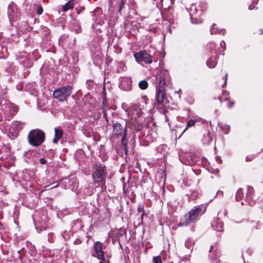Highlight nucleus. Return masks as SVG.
Here are the masks:
<instances>
[{
	"mask_svg": "<svg viewBox=\"0 0 263 263\" xmlns=\"http://www.w3.org/2000/svg\"><path fill=\"white\" fill-rule=\"evenodd\" d=\"M205 211L206 208L202 205L195 206L180 218L177 226L187 227L192 225V231H194V223L200 219V216L205 213Z\"/></svg>",
	"mask_w": 263,
	"mask_h": 263,
	"instance_id": "f257e3e1",
	"label": "nucleus"
},
{
	"mask_svg": "<svg viewBox=\"0 0 263 263\" xmlns=\"http://www.w3.org/2000/svg\"><path fill=\"white\" fill-rule=\"evenodd\" d=\"M170 77L167 71H161L159 78V84L156 86L155 101L158 104L164 105L168 103L165 97L164 86L169 84Z\"/></svg>",
	"mask_w": 263,
	"mask_h": 263,
	"instance_id": "f03ea898",
	"label": "nucleus"
},
{
	"mask_svg": "<svg viewBox=\"0 0 263 263\" xmlns=\"http://www.w3.org/2000/svg\"><path fill=\"white\" fill-rule=\"evenodd\" d=\"M107 171L106 166L100 163L96 164L93 167L92 176L95 183L98 185H104L105 183Z\"/></svg>",
	"mask_w": 263,
	"mask_h": 263,
	"instance_id": "7ed1b4c3",
	"label": "nucleus"
},
{
	"mask_svg": "<svg viewBox=\"0 0 263 263\" xmlns=\"http://www.w3.org/2000/svg\"><path fill=\"white\" fill-rule=\"evenodd\" d=\"M253 189L252 186H248V189L246 195L244 196L243 190L241 188L239 189L236 194L235 199L237 201H241V203L242 205L248 204L250 205H253L255 203L254 200L252 198V194Z\"/></svg>",
	"mask_w": 263,
	"mask_h": 263,
	"instance_id": "20e7f679",
	"label": "nucleus"
},
{
	"mask_svg": "<svg viewBox=\"0 0 263 263\" xmlns=\"http://www.w3.org/2000/svg\"><path fill=\"white\" fill-rule=\"evenodd\" d=\"M45 137V134L42 130L32 129L28 136V142L32 146H39L44 142Z\"/></svg>",
	"mask_w": 263,
	"mask_h": 263,
	"instance_id": "39448f33",
	"label": "nucleus"
},
{
	"mask_svg": "<svg viewBox=\"0 0 263 263\" xmlns=\"http://www.w3.org/2000/svg\"><path fill=\"white\" fill-rule=\"evenodd\" d=\"M72 88L70 85L61 87L53 91V97L60 101L65 100L70 96Z\"/></svg>",
	"mask_w": 263,
	"mask_h": 263,
	"instance_id": "423d86ee",
	"label": "nucleus"
},
{
	"mask_svg": "<svg viewBox=\"0 0 263 263\" xmlns=\"http://www.w3.org/2000/svg\"><path fill=\"white\" fill-rule=\"evenodd\" d=\"M7 14L11 22L18 20L21 16V13L16 5L13 2H11L8 6Z\"/></svg>",
	"mask_w": 263,
	"mask_h": 263,
	"instance_id": "0eeeda50",
	"label": "nucleus"
},
{
	"mask_svg": "<svg viewBox=\"0 0 263 263\" xmlns=\"http://www.w3.org/2000/svg\"><path fill=\"white\" fill-rule=\"evenodd\" d=\"M136 61L140 64H150L152 62L151 56L145 50L140 51L134 54Z\"/></svg>",
	"mask_w": 263,
	"mask_h": 263,
	"instance_id": "6e6552de",
	"label": "nucleus"
},
{
	"mask_svg": "<svg viewBox=\"0 0 263 263\" xmlns=\"http://www.w3.org/2000/svg\"><path fill=\"white\" fill-rule=\"evenodd\" d=\"M103 245L100 241H96L93 245V249L95 252L92 254V256L97 257L98 259H104L105 257V252L103 251Z\"/></svg>",
	"mask_w": 263,
	"mask_h": 263,
	"instance_id": "1a4fd4ad",
	"label": "nucleus"
},
{
	"mask_svg": "<svg viewBox=\"0 0 263 263\" xmlns=\"http://www.w3.org/2000/svg\"><path fill=\"white\" fill-rule=\"evenodd\" d=\"M3 111L6 115H14L18 111V107L14 104L6 101L2 106Z\"/></svg>",
	"mask_w": 263,
	"mask_h": 263,
	"instance_id": "9d476101",
	"label": "nucleus"
},
{
	"mask_svg": "<svg viewBox=\"0 0 263 263\" xmlns=\"http://www.w3.org/2000/svg\"><path fill=\"white\" fill-rule=\"evenodd\" d=\"M180 160L183 164L186 165H193L196 163V160L193 155L190 153H186L180 156Z\"/></svg>",
	"mask_w": 263,
	"mask_h": 263,
	"instance_id": "9b49d317",
	"label": "nucleus"
},
{
	"mask_svg": "<svg viewBox=\"0 0 263 263\" xmlns=\"http://www.w3.org/2000/svg\"><path fill=\"white\" fill-rule=\"evenodd\" d=\"M142 111L141 109L137 105H132L128 110V115H131L133 118H136L141 116Z\"/></svg>",
	"mask_w": 263,
	"mask_h": 263,
	"instance_id": "f8f14e48",
	"label": "nucleus"
},
{
	"mask_svg": "<svg viewBox=\"0 0 263 263\" xmlns=\"http://www.w3.org/2000/svg\"><path fill=\"white\" fill-rule=\"evenodd\" d=\"M126 126L123 127L120 123H116L113 125V134L116 136H120L124 133H126Z\"/></svg>",
	"mask_w": 263,
	"mask_h": 263,
	"instance_id": "ddd939ff",
	"label": "nucleus"
},
{
	"mask_svg": "<svg viewBox=\"0 0 263 263\" xmlns=\"http://www.w3.org/2000/svg\"><path fill=\"white\" fill-rule=\"evenodd\" d=\"M196 12V8L194 6H192L190 8V17L191 20L193 24H198L201 22L199 18V15H197Z\"/></svg>",
	"mask_w": 263,
	"mask_h": 263,
	"instance_id": "4468645a",
	"label": "nucleus"
},
{
	"mask_svg": "<svg viewBox=\"0 0 263 263\" xmlns=\"http://www.w3.org/2000/svg\"><path fill=\"white\" fill-rule=\"evenodd\" d=\"M212 228L216 231L221 232L223 229V223L218 218L214 219L211 223Z\"/></svg>",
	"mask_w": 263,
	"mask_h": 263,
	"instance_id": "2eb2a0df",
	"label": "nucleus"
},
{
	"mask_svg": "<svg viewBox=\"0 0 263 263\" xmlns=\"http://www.w3.org/2000/svg\"><path fill=\"white\" fill-rule=\"evenodd\" d=\"M132 83V81L130 79L127 78H122L120 81V84L121 87L124 90H126L130 88L129 86Z\"/></svg>",
	"mask_w": 263,
	"mask_h": 263,
	"instance_id": "dca6fc26",
	"label": "nucleus"
},
{
	"mask_svg": "<svg viewBox=\"0 0 263 263\" xmlns=\"http://www.w3.org/2000/svg\"><path fill=\"white\" fill-rule=\"evenodd\" d=\"M54 137L53 139V142L54 143H58L59 140L62 138L63 135V131L60 127H55L54 128Z\"/></svg>",
	"mask_w": 263,
	"mask_h": 263,
	"instance_id": "f3484780",
	"label": "nucleus"
},
{
	"mask_svg": "<svg viewBox=\"0 0 263 263\" xmlns=\"http://www.w3.org/2000/svg\"><path fill=\"white\" fill-rule=\"evenodd\" d=\"M210 252V256L212 259H216L219 257L220 253L214 246H211Z\"/></svg>",
	"mask_w": 263,
	"mask_h": 263,
	"instance_id": "a211bd4d",
	"label": "nucleus"
},
{
	"mask_svg": "<svg viewBox=\"0 0 263 263\" xmlns=\"http://www.w3.org/2000/svg\"><path fill=\"white\" fill-rule=\"evenodd\" d=\"M126 135L127 134L126 133H124L121 139V143L123 145V149L125 154H127L128 152L127 139L126 138Z\"/></svg>",
	"mask_w": 263,
	"mask_h": 263,
	"instance_id": "6ab92c4d",
	"label": "nucleus"
},
{
	"mask_svg": "<svg viewBox=\"0 0 263 263\" xmlns=\"http://www.w3.org/2000/svg\"><path fill=\"white\" fill-rule=\"evenodd\" d=\"M216 25L215 24H213L211 26L210 29V32L211 34H215L216 33L222 34L224 35L226 33V30L224 29H221L218 30L217 28L215 27Z\"/></svg>",
	"mask_w": 263,
	"mask_h": 263,
	"instance_id": "aec40b11",
	"label": "nucleus"
},
{
	"mask_svg": "<svg viewBox=\"0 0 263 263\" xmlns=\"http://www.w3.org/2000/svg\"><path fill=\"white\" fill-rule=\"evenodd\" d=\"M68 181V185L71 186L72 189L77 188L78 186V183L76 178H72L71 179H66L65 181L66 183Z\"/></svg>",
	"mask_w": 263,
	"mask_h": 263,
	"instance_id": "412c9836",
	"label": "nucleus"
},
{
	"mask_svg": "<svg viewBox=\"0 0 263 263\" xmlns=\"http://www.w3.org/2000/svg\"><path fill=\"white\" fill-rule=\"evenodd\" d=\"M207 66L211 68H213L215 67L217 64L216 59L215 57H211L209 58L206 62Z\"/></svg>",
	"mask_w": 263,
	"mask_h": 263,
	"instance_id": "4be33fe9",
	"label": "nucleus"
},
{
	"mask_svg": "<svg viewBox=\"0 0 263 263\" xmlns=\"http://www.w3.org/2000/svg\"><path fill=\"white\" fill-rule=\"evenodd\" d=\"M126 231L125 229L121 228L118 230L117 232V236L119 239V241H120L121 239H123L126 237Z\"/></svg>",
	"mask_w": 263,
	"mask_h": 263,
	"instance_id": "5701e85b",
	"label": "nucleus"
},
{
	"mask_svg": "<svg viewBox=\"0 0 263 263\" xmlns=\"http://www.w3.org/2000/svg\"><path fill=\"white\" fill-rule=\"evenodd\" d=\"M74 6L73 1H70L66 3L62 7V11L66 12L69 9H72Z\"/></svg>",
	"mask_w": 263,
	"mask_h": 263,
	"instance_id": "b1692460",
	"label": "nucleus"
},
{
	"mask_svg": "<svg viewBox=\"0 0 263 263\" xmlns=\"http://www.w3.org/2000/svg\"><path fill=\"white\" fill-rule=\"evenodd\" d=\"M212 140V138L210 136L209 133L204 134L203 136V137L202 138V141L203 143L205 144H210Z\"/></svg>",
	"mask_w": 263,
	"mask_h": 263,
	"instance_id": "393cba45",
	"label": "nucleus"
},
{
	"mask_svg": "<svg viewBox=\"0 0 263 263\" xmlns=\"http://www.w3.org/2000/svg\"><path fill=\"white\" fill-rule=\"evenodd\" d=\"M197 122V121L196 120H189L187 123L185 128L182 131V134L184 133L189 128L194 126Z\"/></svg>",
	"mask_w": 263,
	"mask_h": 263,
	"instance_id": "a878e982",
	"label": "nucleus"
},
{
	"mask_svg": "<svg viewBox=\"0 0 263 263\" xmlns=\"http://www.w3.org/2000/svg\"><path fill=\"white\" fill-rule=\"evenodd\" d=\"M148 86V84L146 80H142L139 82L138 86L142 90L146 89Z\"/></svg>",
	"mask_w": 263,
	"mask_h": 263,
	"instance_id": "bb28decb",
	"label": "nucleus"
},
{
	"mask_svg": "<svg viewBox=\"0 0 263 263\" xmlns=\"http://www.w3.org/2000/svg\"><path fill=\"white\" fill-rule=\"evenodd\" d=\"M194 244V242L191 239H187L185 242V246L186 248L190 250L193 249V246Z\"/></svg>",
	"mask_w": 263,
	"mask_h": 263,
	"instance_id": "cd10ccee",
	"label": "nucleus"
},
{
	"mask_svg": "<svg viewBox=\"0 0 263 263\" xmlns=\"http://www.w3.org/2000/svg\"><path fill=\"white\" fill-rule=\"evenodd\" d=\"M220 128L223 129L224 134H228L230 130V126L228 125H221Z\"/></svg>",
	"mask_w": 263,
	"mask_h": 263,
	"instance_id": "c85d7f7f",
	"label": "nucleus"
},
{
	"mask_svg": "<svg viewBox=\"0 0 263 263\" xmlns=\"http://www.w3.org/2000/svg\"><path fill=\"white\" fill-rule=\"evenodd\" d=\"M138 213H142L141 215V218L142 219L143 216V212H144V205L140 204L139 205L138 209H137Z\"/></svg>",
	"mask_w": 263,
	"mask_h": 263,
	"instance_id": "c756f323",
	"label": "nucleus"
},
{
	"mask_svg": "<svg viewBox=\"0 0 263 263\" xmlns=\"http://www.w3.org/2000/svg\"><path fill=\"white\" fill-rule=\"evenodd\" d=\"M258 0H251V2L252 3L251 5L249 6V9L250 10H253L255 8V4H257Z\"/></svg>",
	"mask_w": 263,
	"mask_h": 263,
	"instance_id": "7c9ffc66",
	"label": "nucleus"
},
{
	"mask_svg": "<svg viewBox=\"0 0 263 263\" xmlns=\"http://www.w3.org/2000/svg\"><path fill=\"white\" fill-rule=\"evenodd\" d=\"M153 263H162L160 256H155L153 259Z\"/></svg>",
	"mask_w": 263,
	"mask_h": 263,
	"instance_id": "2f4dec72",
	"label": "nucleus"
},
{
	"mask_svg": "<svg viewBox=\"0 0 263 263\" xmlns=\"http://www.w3.org/2000/svg\"><path fill=\"white\" fill-rule=\"evenodd\" d=\"M102 112L103 114V116L106 121V122L107 123H108V119H107V113H106V107H103L102 108Z\"/></svg>",
	"mask_w": 263,
	"mask_h": 263,
	"instance_id": "473e14b6",
	"label": "nucleus"
},
{
	"mask_svg": "<svg viewBox=\"0 0 263 263\" xmlns=\"http://www.w3.org/2000/svg\"><path fill=\"white\" fill-rule=\"evenodd\" d=\"M43 9L42 8V7L41 6H39L36 9V13L39 14V15H41L43 13Z\"/></svg>",
	"mask_w": 263,
	"mask_h": 263,
	"instance_id": "72a5a7b5",
	"label": "nucleus"
},
{
	"mask_svg": "<svg viewBox=\"0 0 263 263\" xmlns=\"http://www.w3.org/2000/svg\"><path fill=\"white\" fill-rule=\"evenodd\" d=\"M83 134L87 137H91V133L89 131H88L87 130H84Z\"/></svg>",
	"mask_w": 263,
	"mask_h": 263,
	"instance_id": "f704fd0d",
	"label": "nucleus"
},
{
	"mask_svg": "<svg viewBox=\"0 0 263 263\" xmlns=\"http://www.w3.org/2000/svg\"><path fill=\"white\" fill-rule=\"evenodd\" d=\"M222 95L223 96H224V100H227L229 99V92L227 91H224L223 92H222Z\"/></svg>",
	"mask_w": 263,
	"mask_h": 263,
	"instance_id": "c9c22d12",
	"label": "nucleus"
},
{
	"mask_svg": "<svg viewBox=\"0 0 263 263\" xmlns=\"http://www.w3.org/2000/svg\"><path fill=\"white\" fill-rule=\"evenodd\" d=\"M101 261L99 263H109V260L108 259L105 258V257H104V259H100Z\"/></svg>",
	"mask_w": 263,
	"mask_h": 263,
	"instance_id": "e433bc0d",
	"label": "nucleus"
},
{
	"mask_svg": "<svg viewBox=\"0 0 263 263\" xmlns=\"http://www.w3.org/2000/svg\"><path fill=\"white\" fill-rule=\"evenodd\" d=\"M40 162L42 164H45L47 163V161L45 158H42L40 159Z\"/></svg>",
	"mask_w": 263,
	"mask_h": 263,
	"instance_id": "4c0bfd02",
	"label": "nucleus"
},
{
	"mask_svg": "<svg viewBox=\"0 0 263 263\" xmlns=\"http://www.w3.org/2000/svg\"><path fill=\"white\" fill-rule=\"evenodd\" d=\"M125 3V2L124 0L121 1L120 4V7H119V11H121V10L122 8V7L124 5Z\"/></svg>",
	"mask_w": 263,
	"mask_h": 263,
	"instance_id": "58836bf2",
	"label": "nucleus"
},
{
	"mask_svg": "<svg viewBox=\"0 0 263 263\" xmlns=\"http://www.w3.org/2000/svg\"><path fill=\"white\" fill-rule=\"evenodd\" d=\"M146 100H147V98L146 97H142L141 98V99L139 100V101L141 102H143L145 104H146Z\"/></svg>",
	"mask_w": 263,
	"mask_h": 263,
	"instance_id": "ea45409f",
	"label": "nucleus"
},
{
	"mask_svg": "<svg viewBox=\"0 0 263 263\" xmlns=\"http://www.w3.org/2000/svg\"><path fill=\"white\" fill-rule=\"evenodd\" d=\"M253 156H248L246 158V161H250L253 159Z\"/></svg>",
	"mask_w": 263,
	"mask_h": 263,
	"instance_id": "a19ab883",
	"label": "nucleus"
},
{
	"mask_svg": "<svg viewBox=\"0 0 263 263\" xmlns=\"http://www.w3.org/2000/svg\"><path fill=\"white\" fill-rule=\"evenodd\" d=\"M135 129L137 131L140 130L141 129V125L140 124L138 125Z\"/></svg>",
	"mask_w": 263,
	"mask_h": 263,
	"instance_id": "79ce46f5",
	"label": "nucleus"
},
{
	"mask_svg": "<svg viewBox=\"0 0 263 263\" xmlns=\"http://www.w3.org/2000/svg\"><path fill=\"white\" fill-rule=\"evenodd\" d=\"M234 105V102H229L228 104V106L229 108H231L233 106V105Z\"/></svg>",
	"mask_w": 263,
	"mask_h": 263,
	"instance_id": "37998d69",
	"label": "nucleus"
},
{
	"mask_svg": "<svg viewBox=\"0 0 263 263\" xmlns=\"http://www.w3.org/2000/svg\"><path fill=\"white\" fill-rule=\"evenodd\" d=\"M225 77H226L225 82H224V84H222V87L223 88L224 87V86L226 85V83H227V77H228V74L227 73L226 74Z\"/></svg>",
	"mask_w": 263,
	"mask_h": 263,
	"instance_id": "c03bdc74",
	"label": "nucleus"
},
{
	"mask_svg": "<svg viewBox=\"0 0 263 263\" xmlns=\"http://www.w3.org/2000/svg\"><path fill=\"white\" fill-rule=\"evenodd\" d=\"M77 28H77V29H76V32H77V33H78V32H81V28L80 27H79V26H77Z\"/></svg>",
	"mask_w": 263,
	"mask_h": 263,
	"instance_id": "a18cd8bd",
	"label": "nucleus"
},
{
	"mask_svg": "<svg viewBox=\"0 0 263 263\" xmlns=\"http://www.w3.org/2000/svg\"><path fill=\"white\" fill-rule=\"evenodd\" d=\"M156 134L154 133V135L153 136L152 139H151L152 141H154L156 139Z\"/></svg>",
	"mask_w": 263,
	"mask_h": 263,
	"instance_id": "49530a36",
	"label": "nucleus"
},
{
	"mask_svg": "<svg viewBox=\"0 0 263 263\" xmlns=\"http://www.w3.org/2000/svg\"><path fill=\"white\" fill-rule=\"evenodd\" d=\"M225 42L223 41L220 42V46H222L223 45L225 46Z\"/></svg>",
	"mask_w": 263,
	"mask_h": 263,
	"instance_id": "de8ad7c7",
	"label": "nucleus"
},
{
	"mask_svg": "<svg viewBox=\"0 0 263 263\" xmlns=\"http://www.w3.org/2000/svg\"><path fill=\"white\" fill-rule=\"evenodd\" d=\"M228 211H227V210H224V215H225V216H227V214H228Z\"/></svg>",
	"mask_w": 263,
	"mask_h": 263,
	"instance_id": "09e8293b",
	"label": "nucleus"
},
{
	"mask_svg": "<svg viewBox=\"0 0 263 263\" xmlns=\"http://www.w3.org/2000/svg\"><path fill=\"white\" fill-rule=\"evenodd\" d=\"M214 44H213L210 43V44H209V46H210V48H212V47L213 48V47H214Z\"/></svg>",
	"mask_w": 263,
	"mask_h": 263,
	"instance_id": "8fccbe9b",
	"label": "nucleus"
},
{
	"mask_svg": "<svg viewBox=\"0 0 263 263\" xmlns=\"http://www.w3.org/2000/svg\"><path fill=\"white\" fill-rule=\"evenodd\" d=\"M217 194L222 195H223V192H221V191H219V192H217Z\"/></svg>",
	"mask_w": 263,
	"mask_h": 263,
	"instance_id": "3c124183",
	"label": "nucleus"
},
{
	"mask_svg": "<svg viewBox=\"0 0 263 263\" xmlns=\"http://www.w3.org/2000/svg\"><path fill=\"white\" fill-rule=\"evenodd\" d=\"M218 99L219 100L220 102H222V98L221 97H219Z\"/></svg>",
	"mask_w": 263,
	"mask_h": 263,
	"instance_id": "603ef678",
	"label": "nucleus"
},
{
	"mask_svg": "<svg viewBox=\"0 0 263 263\" xmlns=\"http://www.w3.org/2000/svg\"><path fill=\"white\" fill-rule=\"evenodd\" d=\"M125 184L124 183L123 184V190L124 191L125 190Z\"/></svg>",
	"mask_w": 263,
	"mask_h": 263,
	"instance_id": "864d4df0",
	"label": "nucleus"
},
{
	"mask_svg": "<svg viewBox=\"0 0 263 263\" xmlns=\"http://www.w3.org/2000/svg\"><path fill=\"white\" fill-rule=\"evenodd\" d=\"M151 134H148L147 135V137L148 138L149 136L151 137Z\"/></svg>",
	"mask_w": 263,
	"mask_h": 263,
	"instance_id": "5fc2aeb1",
	"label": "nucleus"
},
{
	"mask_svg": "<svg viewBox=\"0 0 263 263\" xmlns=\"http://www.w3.org/2000/svg\"><path fill=\"white\" fill-rule=\"evenodd\" d=\"M1 226H2V225H1V224L0 223V227H1Z\"/></svg>",
	"mask_w": 263,
	"mask_h": 263,
	"instance_id": "6e6d98bb",
	"label": "nucleus"
}]
</instances>
